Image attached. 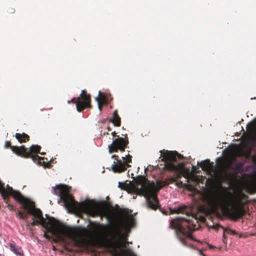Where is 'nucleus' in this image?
<instances>
[{
	"instance_id": "f257e3e1",
	"label": "nucleus",
	"mask_w": 256,
	"mask_h": 256,
	"mask_svg": "<svg viewBox=\"0 0 256 256\" xmlns=\"http://www.w3.org/2000/svg\"><path fill=\"white\" fill-rule=\"evenodd\" d=\"M64 232L72 238L76 239V246L82 248L98 247L104 248L112 256H136L132 250L127 247L126 242L120 238L114 240L79 235L74 229L64 228Z\"/></svg>"
},
{
	"instance_id": "f03ea898",
	"label": "nucleus",
	"mask_w": 256,
	"mask_h": 256,
	"mask_svg": "<svg viewBox=\"0 0 256 256\" xmlns=\"http://www.w3.org/2000/svg\"><path fill=\"white\" fill-rule=\"evenodd\" d=\"M248 196L244 193H240L234 202H230L224 196L213 194L208 200L210 204L214 211L218 212L221 209L222 213L236 220L246 213L244 206L248 202Z\"/></svg>"
},
{
	"instance_id": "7ed1b4c3",
	"label": "nucleus",
	"mask_w": 256,
	"mask_h": 256,
	"mask_svg": "<svg viewBox=\"0 0 256 256\" xmlns=\"http://www.w3.org/2000/svg\"><path fill=\"white\" fill-rule=\"evenodd\" d=\"M53 194L58 196L64 202V206L68 208H74L86 212L88 216L95 218L103 214L102 209L97 205L89 202H78L69 192L68 187L64 184H58L53 187Z\"/></svg>"
},
{
	"instance_id": "20e7f679",
	"label": "nucleus",
	"mask_w": 256,
	"mask_h": 256,
	"mask_svg": "<svg viewBox=\"0 0 256 256\" xmlns=\"http://www.w3.org/2000/svg\"><path fill=\"white\" fill-rule=\"evenodd\" d=\"M0 193L6 203L8 200L9 196H12L16 200L24 204L22 207L27 210V212L24 213L20 210H18L16 212V214L20 219L26 220L28 214H29L32 215L36 220L48 223V220L44 218L42 211L36 208L34 202L25 198L20 192L13 190L8 185L6 188L4 184L2 183L0 185Z\"/></svg>"
},
{
	"instance_id": "39448f33",
	"label": "nucleus",
	"mask_w": 256,
	"mask_h": 256,
	"mask_svg": "<svg viewBox=\"0 0 256 256\" xmlns=\"http://www.w3.org/2000/svg\"><path fill=\"white\" fill-rule=\"evenodd\" d=\"M168 184L166 181L160 180H157L156 184L154 182L150 183L146 178L141 176L136 181L134 189L138 194L144 196L149 208L156 210L159 207V204L156 192Z\"/></svg>"
},
{
	"instance_id": "423d86ee",
	"label": "nucleus",
	"mask_w": 256,
	"mask_h": 256,
	"mask_svg": "<svg viewBox=\"0 0 256 256\" xmlns=\"http://www.w3.org/2000/svg\"><path fill=\"white\" fill-rule=\"evenodd\" d=\"M198 220L202 222L206 220L204 216H200L198 218L196 216H192L190 218L188 219L178 217L170 220V228L175 230L178 238L182 244L186 246L183 236H186L194 241H196L191 232L198 229Z\"/></svg>"
},
{
	"instance_id": "0eeeda50",
	"label": "nucleus",
	"mask_w": 256,
	"mask_h": 256,
	"mask_svg": "<svg viewBox=\"0 0 256 256\" xmlns=\"http://www.w3.org/2000/svg\"><path fill=\"white\" fill-rule=\"evenodd\" d=\"M38 224H41L43 227L46 228V230L50 231L52 230L54 233H58L62 236L70 240H73L76 245V239L72 238L68 236L64 232V228H68L74 229L76 232L78 230L74 228H71L65 225L61 224L58 220H56L54 218H49L48 219V223L42 222L40 220H34L33 218V221L30 223L32 226H34Z\"/></svg>"
},
{
	"instance_id": "6e6552de",
	"label": "nucleus",
	"mask_w": 256,
	"mask_h": 256,
	"mask_svg": "<svg viewBox=\"0 0 256 256\" xmlns=\"http://www.w3.org/2000/svg\"><path fill=\"white\" fill-rule=\"evenodd\" d=\"M14 151L20 152V156L24 158H31L32 160L40 166L46 168L48 164L44 161V158L40 157L37 154L40 152L41 147L38 145H32L28 150L24 146L20 147H14Z\"/></svg>"
},
{
	"instance_id": "1a4fd4ad",
	"label": "nucleus",
	"mask_w": 256,
	"mask_h": 256,
	"mask_svg": "<svg viewBox=\"0 0 256 256\" xmlns=\"http://www.w3.org/2000/svg\"><path fill=\"white\" fill-rule=\"evenodd\" d=\"M180 154L174 151H166L162 154V160L164 162V168L168 170L178 171L180 168V164H176L177 159Z\"/></svg>"
},
{
	"instance_id": "9d476101",
	"label": "nucleus",
	"mask_w": 256,
	"mask_h": 256,
	"mask_svg": "<svg viewBox=\"0 0 256 256\" xmlns=\"http://www.w3.org/2000/svg\"><path fill=\"white\" fill-rule=\"evenodd\" d=\"M118 156L114 154L112 156V158L116 160L117 162H114V164L112 166V168L114 172H124L127 170L128 168H130L131 166L130 163L132 162V156L128 154L125 157L122 156V161L118 160Z\"/></svg>"
},
{
	"instance_id": "9b49d317",
	"label": "nucleus",
	"mask_w": 256,
	"mask_h": 256,
	"mask_svg": "<svg viewBox=\"0 0 256 256\" xmlns=\"http://www.w3.org/2000/svg\"><path fill=\"white\" fill-rule=\"evenodd\" d=\"M90 95L86 94V90H82L81 94L76 100L75 98L71 100V102L76 103V110L78 112H81L86 108H92L90 104Z\"/></svg>"
},
{
	"instance_id": "f8f14e48",
	"label": "nucleus",
	"mask_w": 256,
	"mask_h": 256,
	"mask_svg": "<svg viewBox=\"0 0 256 256\" xmlns=\"http://www.w3.org/2000/svg\"><path fill=\"white\" fill-rule=\"evenodd\" d=\"M129 143L127 134L124 138L117 136L116 138L113 140L112 143L108 146L110 153L116 152L118 151L123 152L127 148Z\"/></svg>"
},
{
	"instance_id": "ddd939ff",
	"label": "nucleus",
	"mask_w": 256,
	"mask_h": 256,
	"mask_svg": "<svg viewBox=\"0 0 256 256\" xmlns=\"http://www.w3.org/2000/svg\"><path fill=\"white\" fill-rule=\"evenodd\" d=\"M98 102V108L100 111L102 110L104 105L108 104V98L105 94L99 92L98 96L95 98Z\"/></svg>"
},
{
	"instance_id": "4468645a",
	"label": "nucleus",
	"mask_w": 256,
	"mask_h": 256,
	"mask_svg": "<svg viewBox=\"0 0 256 256\" xmlns=\"http://www.w3.org/2000/svg\"><path fill=\"white\" fill-rule=\"evenodd\" d=\"M10 250L19 256H23L24 255V252L22 248L18 246H16L14 242H11L8 244Z\"/></svg>"
},
{
	"instance_id": "2eb2a0df",
	"label": "nucleus",
	"mask_w": 256,
	"mask_h": 256,
	"mask_svg": "<svg viewBox=\"0 0 256 256\" xmlns=\"http://www.w3.org/2000/svg\"><path fill=\"white\" fill-rule=\"evenodd\" d=\"M188 206H178V208H170V214H186V215L189 214V212L186 211Z\"/></svg>"
},
{
	"instance_id": "dca6fc26",
	"label": "nucleus",
	"mask_w": 256,
	"mask_h": 256,
	"mask_svg": "<svg viewBox=\"0 0 256 256\" xmlns=\"http://www.w3.org/2000/svg\"><path fill=\"white\" fill-rule=\"evenodd\" d=\"M200 167L204 171L210 172L212 168V163L210 162V160L207 159L202 162Z\"/></svg>"
},
{
	"instance_id": "f3484780",
	"label": "nucleus",
	"mask_w": 256,
	"mask_h": 256,
	"mask_svg": "<svg viewBox=\"0 0 256 256\" xmlns=\"http://www.w3.org/2000/svg\"><path fill=\"white\" fill-rule=\"evenodd\" d=\"M134 222V219L132 216L129 218H122L118 220V225L125 226L131 225Z\"/></svg>"
},
{
	"instance_id": "a211bd4d",
	"label": "nucleus",
	"mask_w": 256,
	"mask_h": 256,
	"mask_svg": "<svg viewBox=\"0 0 256 256\" xmlns=\"http://www.w3.org/2000/svg\"><path fill=\"white\" fill-rule=\"evenodd\" d=\"M110 122H112L116 126H120V118L118 115L117 110H115L114 112L112 118L110 120Z\"/></svg>"
},
{
	"instance_id": "6ab92c4d",
	"label": "nucleus",
	"mask_w": 256,
	"mask_h": 256,
	"mask_svg": "<svg viewBox=\"0 0 256 256\" xmlns=\"http://www.w3.org/2000/svg\"><path fill=\"white\" fill-rule=\"evenodd\" d=\"M15 136L20 143L26 142L30 140V136L24 132L22 134L16 133Z\"/></svg>"
},
{
	"instance_id": "aec40b11",
	"label": "nucleus",
	"mask_w": 256,
	"mask_h": 256,
	"mask_svg": "<svg viewBox=\"0 0 256 256\" xmlns=\"http://www.w3.org/2000/svg\"><path fill=\"white\" fill-rule=\"evenodd\" d=\"M118 215L125 214L127 215L129 214V212L128 209L120 208L118 205L115 206Z\"/></svg>"
},
{
	"instance_id": "412c9836",
	"label": "nucleus",
	"mask_w": 256,
	"mask_h": 256,
	"mask_svg": "<svg viewBox=\"0 0 256 256\" xmlns=\"http://www.w3.org/2000/svg\"><path fill=\"white\" fill-rule=\"evenodd\" d=\"M219 227H220L224 229V237H225V233L232 234H236V232L234 230H232L230 228H224V227H222L220 225L218 224L215 226L214 228L218 229Z\"/></svg>"
},
{
	"instance_id": "4be33fe9",
	"label": "nucleus",
	"mask_w": 256,
	"mask_h": 256,
	"mask_svg": "<svg viewBox=\"0 0 256 256\" xmlns=\"http://www.w3.org/2000/svg\"><path fill=\"white\" fill-rule=\"evenodd\" d=\"M5 146L6 148H10L11 150H12V151L14 152L15 154H16L17 155H18L19 156H20V152H17L14 151V147H18V146H12L11 145V143H10V141H6V143H5Z\"/></svg>"
},
{
	"instance_id": "5701e85b",
	"label": "nucleus",
	"mask_w": 256,
	"mask_h": 256,
	"mask_svg": "<svg viewBox=\"0 0 256 256\" xmlns=\"http://www.w3.org/2000/svg\"><path fill=\"white\" fill-rule=\"evenodd\" d=\"M246 128L248 130L254 132L256 129V124L254 122L250 123L248 124Z\"/></svg>"
},
{
	"instance_id": "b1692460",
	"label": "nucleus",
	"mask_w": 256,
	"mask_h": 256,
	"mask_svg": "<svg viewBox=\"0 0 256 256\" xmlns=\"http://www.w3.org/2000/svg\"><path fill=\"white\" fill-rule=\"evenodd\" d=\"M176 184L178 186H183L184 185V184H183V182H182V181H180H180H178V180L176 181Z\"/></svg>"
},
{
	"instance_id": "393cba45",
	"label": "nucleus",
	"mask_w": 256,
	"mask_h": 256,
	"mask_svg": "<svg viewBox=\"0 0 256 256\" xmlns=\"http://www.w3.org/2000/svg\"><path fill=\"white\" fill-rule=\"evenodd\" d=\"M6 206L8 208V210L10 211L14 210V206L10 204H8Z\"/></svg>"
},
{
	"instance_id": "a878e982",
	"label": "nucleus",
	"mask_w": 256,
	"mask_h": 256,
	"mask_svg": "<svg viewBox=\"0 0 256 256\" xmlns=\"http://www.w3.org/2000/svg\"><path fill=\"white\" fill-rule=\"evenodd\" d=\"M8 10V12L10 14L14 13L15 11L14 9L12 8H10Z\"/></svg>"
},
{
	"instance_id": "bb28decb",
	"label": "nucleus",
	"mask_w": 256,
	"mask_h": 256,
	"mask_svg": "<svg viewBox=\"0 0 256 256\" xmlns=\"http://www.w3.org/2000/svg\"><path fill=\"white\" fill-rule=\"evenodd\" d=\"M111 134L114 137H115L116 138L117 136H118V135H116V133L115 131L112 132Z\"/></svg>"
},
{
	"instance_id": "cd10ccee",
	"label": "nucleus",
	"mask_w": 256,
	"mask_h": 256,
	"mask_svg": "<svg viewBox=\"0 0 256 256\" xmlns=\"http://www.w3.org/2000/svg\"><path fill=\"white\" fill-rule=\"evenodd\" d=\"M116 232L117 233V234L118 235V236H120V230H119V228L118 226H116Z\"/></svg>"
},
{
	"instance_id": "c85d7f7f",
	"label": "nucleus",
	"mask_w": 256,
	"mask_h": 256,
	"mask_svg": "<svg viewBox=\"0 0 256 256\" xmlns=\"http://www.w3.org/2000/svg\"><path fill=\"white\" fill-rule=\"evenodd\" d=\"M240 166H236L234 168V170H236L237 169H238Z\"/></svg>"
},
{
	"instance_id": "c756f323",
	"label": "nucleus",
	"mask_w": 256,
	"mask_h": 256,
	"mask_svg": "<svg viewBox=\"0 0 256 256\" xmlns=\"http://www.w3.org/2000/svg\"><path fill=\"white\" fill-rule=\"evenodd\" d=\"M44 236L46 238H48L49 236L46 234V232H44Z\"/></svg>"
},
{
	"instance_id": "7c9ffc66",
	"label": "nucleus",
	"mask_w": 256,
	"mask_h": 256,
	"mask_svg": "<svg viewBox=\"0 0 256 256\" xmlns=\"http://www.w3.org/2000/svg\"><path fill=\"white\" fill-rule=\"evenodd\" d=\"M107 129H108V131L111 130V128L109 126H108L107 127Z\"/></svg>"
},
{
	"instance_id": "2f4dec72",
	"label": "nucleus",
	"mask_w": 256,
	"mask_h": 256,
	"mask_svg": "<svg viewBox=\"0 0 256 256\" xmlns=\"http://www.w3.org/2000/svg\"><path fill=\"white\" fill-rule=\"evenodd\" d=\"M40 154L42 155H45L46 154V152H39Z\"/></svg>"
},
{
	"instance_id": "473e14b6",
	"label": "nucleus",
	"mask_w": 256,
	"mask_h": 256,
	"mask_svg": "<svg viewBox=\"0 0 256 256\" xmlns=\"http://www.w3.org/2000/svg\"><path fill=\"white\" fill-rule=\"evenodd\" d=\"M176 178H173L172 179V182H176Z\"/></svg>"
}]
</instances>
